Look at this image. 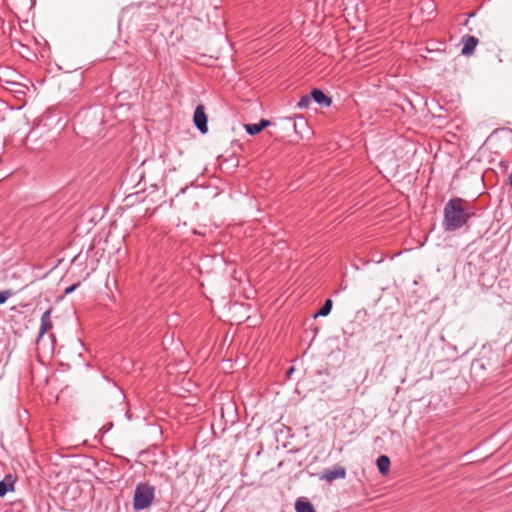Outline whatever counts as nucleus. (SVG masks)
Listing matches in <instances>:
<instances>
[{"mask_svg": "<svg viewBox=\"0 0 512 512\" xmlns=\"http://www.w3.org/2000/svg\"><path fill=\"white\" fill-rule=\"evenodd\" d=\"M376 465H377L378 471L381 474L385 475L388 473V471L390 469V465H391L390 458L386 455H381L377 458Z\"/></svg>", "mask_w": 512, "mask_h": 512, "instance_id": "nucleus-11", "label": "nucleus"}, {"mask_svg": "<svg viewBox=\"0 0 512 512\" xmlns=\"http://www.w3.org/2000/svg\"><path fill=\"white\" fill-rule=\"evenodd\" d=\"M332 305V300L329 298L326 299L322 307L314 314V318L319 316L325 317L329 315L332 310Z\"/></svg>", "mask_w": 512, "mask_h": 512, "instance_id": "nucleus-13", "label": "nucleus"}, {"mask_svg": "<svg viewBox=\"0 0 512 512\" xmlns=\"http://www.w3.org/2000/svg\"><path fill=\"white\" fill-rule=\"evenodd\" d=\"M155 490V487L147 482L138 483L134 490V510L141 511L148 508L155 498Z\"/></svg>", "mask_w": 512, "mask_h": 512, "instance_id": "nucleus-3", "label": "nucleus"}, {"mask_svg": "<svg viewBox=\"0 0 512 512\" xmlns=\"http://www.w3.org/2000/svg\"><path fill=\"white\" fill-rule=\"evenodd\" d=\"M80 282H77L69 287H67L64 291V295H69L71 294L72 292H74L79 286H80Z\"/></svg>", "mask_w": 512, "mask_h": 512, "instance_id": "nucleus-16", "label": "nucleus"}, {"mask_svg": "<svg viewBox=\"0 0 512 512\" xmlns=\"http://www.w3.org/2000/svg\"><path fill=\"white\" fill-rule=\"evenodd\" d=\"M270 124L268 120L262 119L258 123L246 124L245 130L250 135H256L260 133L265 127Z\"/></svg>", "mask_w": 512, "mask_h": 512, "instance_id": "nucleus-9", "label": "nucleus"}, {"mask_svg": "<svg viewBox=\"0 0 512 512\" xmlns=\"http://www.w3.org/2000/svg\"><path fill=\"white\" fill-rule=\"evenodd\" d=\"M311 95H304L300 98V100L297 103V107L300 109H306L311 103Z\"/></svg>", "mask_w": 512, "mask_h": 512, "instance_id": "nucleus-14", "label": "nucleus"}, {"mask_svg": "<svg viewBox=\"0 0 512 512\" xmlns=\"http://www.w3.org/2000/svg\"><path fill=\"white\" fill-rule=\"evenodd\" d=\"M462 43H463V47H462L461 53H462V55L468 56L473 53L477 44L479 43V40L475 36L465 35L462 37Z\"/></svg>", "mask_w": 512, "mask_h": 512, "instance_id": "nucleus-7", "label": "nucleus"}, {"mask_svg": "<svg viewBox=\"0 0 512 512\" xmlns=\"http://www.w3.org/2000/svg\"><path fill=\"white\" fill-rule=\"evenodd\" d=\"M101 118L90 109L81 111L75 118V129L78 134H83L84 137H94L98 133Z\"/></svg>", "mask_w": 512, "mask_h": 512, "instance_id": "nucleus-2", "label": "nucleus"}, {"mask_svg": "<svg viewBox=\"0 0 512 512\" xmlns=\"http://www.w3.org/2000/svg\"><path fill=\"white\" fill-rule=\"evenodd\" d=\"M510 183L512 184V173L509 176Z\"/></svg>", "mask_w": 512, "mask_h": 512, "instance_id": "nucleus-18", "label": "nucleus"}, {"mask_svg": "<svg viewBox=\"0 0 512 512\" xmlns=\"http://www.w3.org/2000/svg\"><path fill=\"white\" fill-rule=\"evenodd\" d=\"M14 483L15 480L11 475L5 476V478L0 481V497L5 496L8 491H13Z\"/></svg>", "mask_w": 512, "mask_h": 512, "instance_id": "nucleus-10", "label": "nucleus"}, {"mask_svg": "<svg viewBox=\"0 0 512 512\" xmlns=\"http://www.w3.org/2000/svg\"><path fill=\"white\" fill-rule=\"evenodd\" d=\"M310 95L312 100L321 107H329L332 103L331 98L328 97L321 89L314 88Z\"/></svg>", "mask_w": 512, "mask_h": 512, "instance_id": "nucleus-8", "label": "nucleus"}, {"mask_svg": "<svg viewBox=\"0 0 512 512\" xmlns=\"http://www.w3.org/2000/svg\"><path fill=\"white\" fill-rule=\"evenodd\" d=\"M294 371V367H291L288 371H287V375L290 376Z\"/></svg>", "mask_w": 512, "mask_h": 512, "instance_id": "nucleus-17", "label": "nucleus"}, {"mask_svg": "<svg viewBox=\"0 0 512 512\" xmlns=\"http://www.w3.org/2000/svg\"><path fill=\"white\" fill-rule=\"evenodd\" d=\"M193 122H194L195 127L202 134H205L208 132V118L205 113L204 105L199 104L196 106L194 115H193Z\"/></svg>", "mask_w": 512, "mask_h": 512, "instance_id": "nucleus-4", "label": "nucleus"}, {"mask_svg": "<svg viewBox=\"0 0 512 512\" xmlns=\"http://www.w3.org/2000/svg\"><path fill=\"white\" fill-rule=\"evenodd\" d=\"M296 512H315L313 505L303 499H298L295 503Z\"/></svg>", "mask_w": 512, "mask_h": 512, "instance_id": "nucleus-12", "label": "nucleus"}, {"mask_svg": "<svg viewBox=\"0 0 512 512\" xmlns=\"http://www.w3.org/2000/svg\"><path fill=\"white\" fill-rule=\"evenodd\" d=\"M51 313H52V308H49L42 314L41 319H40V329H39L37 341H39L47 331L52 329L53 324L51 321Z\"/></svg>", "mask_w": 512, "mask_h": 512, "instance_id": "nucleus-6", "label": "nucleus"}, {"mask_svg": "<svg viewBox=\"0 0 512 512\" xmlns=\"http://www.w3.org/2000/svg\"><path fill=\"white\" fill-rule=\"evenodd\" d=\"M345 477L346 469L343 466L335 465L331 468L325 469L322 475L320 476V479L325 480L327 482H333L338 479H344Z\"/></svg>", "mask_w": 512, "mask_h": 512, "instance_id": "nucleus-5", "label": "nucleus"}, {"mask_svg": "<svg viewBox=\"0 0 512 512\" xmlns=\"http://www.w3.org/2000/svg\"><path fill=\"white\" fill-rule=\"evenodd\" d=\"M13 295L12 290H2L0 291V305L4 304L9 297Z\"/></svg>", "mask_w": 512, "mask_h": 512, "instance_id": "nucleus-15", "label": "nucleus"}, {"mask_svg": "<svg viewBox=\"0 0 512 512\" xmlns=\"http://www.w3.org/2000/svg\"><path fill=\"white\" fill-rule=\"evenodd\" d=\"M464 200L456 197L448 200L443 209L442 227L446 232H453L464 227L475 213L462 205Z\"/></svg>", "mask_w": 512, "mask_h": 512, "instance_id": "nucleus-1", "label": "nucleus"}]
</instances>
